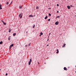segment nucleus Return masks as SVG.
Segmentation results:
<instances>
[{
    "instance_id": "4c0bfd02",
    "label": "nucleus",
    "mask_w": 76,
    "mask_h": 76,
    "mask_svg": "<svg viewBox=\"0 0 76 76\" xmlns=\"http://www.w3.org/2000/svg\"><path fill=\"white\" fill-rule=\"evenodd\" d=\"M48 45H47V46H48Z\"/></svg>"
},
{
    "instance_id": "2eb2a0df",
    "label": "nucleus",
    "mask_w": 76,
    "mask_h": 76,
    "mask_svg": "<svg viewBox=\"0 0 76 76\" xmlns=\"http://www.w3.org/2000/svg\"><path fill=\"white\" fill-rule=\"evenodd\" d=\"M35 26V25H34L33 26V28H34Z\"/></svg>"
},
{
    "instance_id": "f03ea898",
    "label": "nucleus",
    "mask_w": 76,
    "mask_h": 76,
    "mask_svg": "<svg viewBox=\"0 0 76 76\" xmlns=\"http://www.w3.org/2000/svg\"><path fill=\"white\" fill-rule=\"evenodd\" d=\"M31 61H32V58H31L30 59V61L28 62V65H30L31 63Z\"/></svg>"
},
{
    "instance_id": "e433bc0d",
    "label": "nucleus",
    "mask_w": 76,
    "mask_h": 76,
    "mask_svg": "<svg viewBox=\"0 0 76 76\" xmlns=\"http://www.w3.org/2000/svg\"><path fill=\"white\" fill-rule=\"evenodd\" d=\"M51 9V8H48V9Z\"/></svg>"
},
{
    "instance_id": "ea45409f",
    "label": "nucleus",
    "mask_w": 76,
    "mask_h": 76,
    "mask_svg": "<svg viewBox=\"0 0 76 76\" xmlns=\"http://www.w3.org/2000/svg\"><path fill=\"white\" fill-rule=\"evenodd\" d=\"M70 6H71V7H72V5H71Z\"/></svg>"
},
{
    "instance_id": "7c9ffc66",
    "label": "nucleus",
    "mask_w": 76,
    "mask_h": 76,
    "mask_svg": "<svg viewBox=\"0 0 76 76\" xmlns=\"http://www.w3.org/2000/svg\"><path fill=\"white\" fill-rule=\"evenodd\" d=\"M7 73H6V76H7Z\"/></svg>"
},
{
    "instance_id": "20e7f679",
    "label": "nucleus",
    "mask_w": 76,
    "mask_h": 76,
    "mask_svg": "<svg viewBox=\"0 0 76 76\" xmlns=\"http://www.w3.org/2000/svg\"><path fill=\"white\" fill-rule=\"evenodd\" d=\"M29 18H31V17H34V16H33L32 15H30L29 16Z\"/></svg>"
},
{
    "instance_id": "9b49d317",
    "label": "nucleus",
    "mask_w": 76,
    "mask_h": 76,
    "mask_svg": "<svg viewBox=\"0 0 76 76\" xmlns=\"http://www.w3.org/2000/svg\"><path fill=\"white\" fill-rule=\"evenodd\" d=\"M2 43H3V42L2 41H1L0 42V44H2Z\"/></svg>"
},
{
    "instance_id": "c85d7f7f",
    "label": "nucleus",
    "mask_w": 76,
    "mask_h": 76,
    "mask_svg": "<svg viewBox=\"0 0 76 76\" xmlns=\"http://www.w3.org/2000/svg\"><path fill=\"white\" fill-rule=\"evenodd\" d=\"M9 32H11V31L10 30H9Z\"/></svg>"
},
{
    "instance_id": "72a5a7b5",
    "label": "nucleus",
    "mask_w": 76,
    "mask_h": 76,
    "mask_svg": "<svg viewBox=\"0 0 76 76\" xmlns=\"http://www.w3.org/2000/svg\"><path fill=\"white\" fill-rule=\"evenodd\" d=\"M75 67H76V65H75ZM75 73H76V71H75Z\"/></svg>"
},
{
    "instance_id": "c756f323",
    "label": "nucleus",
    "mask_w": 76,
    "mask_h": 76,
    "mask_svg": "<svg viewBox=\"0 0 76 76\" xmlns=\"http://www.w3.org/2000/svg\"><path fill=\"white\" fill-rule=\"evenodd\" d=\"M49 35H51V33H50L49 34Z\"/></svg>"
},
{
    "instance_id": "6ab92c4d",
    "label": "nucleus",
    "mask_w": 76,
    "mask_h": 76,
    "mask_svg": "<svg viewBox=\"0 0 76 76\" xmlns=\"http://www.w3.org/2000/svg\"><path fill=\"white\" fill-rule=\"evenodd\" d=\"M14 45L13 44H12V45H10V46H11L12 47Z\"/></svg>"
},
{
    "instance_id": "a19ab883",
    "label": "nucleus",
    "mask_w": 76,
    "mask_h": 76,
    "mask_svg": "<svg viewBox=\"0 0 76 76\" xmlns=\"http://www.w3.org/2000/svg\"><path fill=\"white\" fill-rule=\"evenodd\" d=\"M0 71H1V69H0Z\"/></svg>"
},
{
    "instance_id": "ddd939ff",
    "label": "nucleus",
    "mask_w": 76,
    "mask_h": 76,
    "mask_svg": "<svg viewBox=\"0 0 76 76\" xmlns=\"http://www.w3.org/2000/svg\"><path fill=\"white\" fill-rule=\"evenodd\" d=\"M40 35H43V33L42 32H41L40 33Z\"/></svg>"
},
{
    "instance_id": "b1692460",
    "label": "nucleus",
    "mask_w": 76,
    "mask_h": 76,
    "mask_svg": "<svg viewBox=\"0 0 76 76\" xmlns=\"http://www.w3.org/2000/svg\"><path fill=\"white\" fill-rule=\"evenodd\" d=\"M48 21H50V19H49L48 20Z\"/></svg>"
},
{
    "instance_id": "79ce46f5",
    "label": "nucleus",
    "mask_w": 76,
    "mask_h": 76,
    "mask_svg": "<svg viewBox=\"0 0 76 76\" xmlns=\"http://www.w3.org/2000/svg\"><path fill=\"white\" fill-rule=\"evenodd\" d=\"M75 17H76V15H75Z\"/></svg>"
},
{
    "instance_id": "39448f33",
    "label": "nucleus",
    "mask_w": 76,
    "mask_h": 76,
    "mask_svg": "<svg viewBox=\"0 0 76 76\" xmlns=\"http://www.w3.org/2000/svg\"><path fill=\"white\" fill-rule=\"evenodd\" d=\"M0 9H1V10L2 9V8H1V4L0 5Z\"/></svg>"
},
{
    "instance_id": "c9c22d12",
    "label": "nucleus",
    "mask_w": 76,
    "mask_h": 76,
    "mask_svg": "<svg viewBox=\"0 0 76 76\" xmlns=\"http://www.w3.org/2000/svg\"><path fill=\"white\" fill-rule=\"evenodd\" d=\"M31 43H30V44H29L28 46H29V45H30V44Z\"/></svg>"
},
{
    "instance_id": "1a4fd4ad",
    "label": "nucleus",
    "mask_w": 76,
    "mask_h": 76,
    "mask_svg": "<svg viewBox=\"0 0 76 76\" xmlns=\"http://www.w3.org/2000/svg\"><path fill=\"white\" fill-rule=\"evenodd\" d=\"M66 45V44H64V45L62 46V47H64Z\"/></svg>"
},
{
    "instance_id": "aec40b11",
    "label": "nucleus",
    "mask_w": 76,
    "mask_h": 76,
    "mask_svg": "<svg viewBox=\"0 0 76 76\" xmlns=\"http://www.w3.org/2000/svg\"><path fill=\"white\" fill-rule=\"evenodd\" d=\"M4 23V25H6V23H5V22H4V23Z\"/></svg>"
},
{
    "instance_id": "a878e982",
    "label": "nucleus",
    "mask_w": 76,
    "mask_h": 76,
    "mask_svg": "<svg viewBox=\"0 0 76 76\" xmlns=\"http://www.w3.org/2000/svg\"><path fill=\"white\" fill-rule=\"evenodd\" d=\"M2 22H3V23H4V22L3 20H2Z\"/></svg>"
},
{
    "instance_id": "0eeeda50",
    "label": "nucleus",
    "mask_w": 76,
    "mask_h": 76,
    "mask_svg": "<svg viewBox=\"0 0 76 76\" xmlns=\"http://www.w3.org/2000/svg\"><path fill=\"white\" fill-rule=\"evenodd\" d=\"M67 7L69 9L70 8V6H67Z\"/></svg>"
},
{
    "instance_id": "f704fd0d",
    "label": "nucleus",
    "mask_w": 76,
    "mask_h": 76,
    "mask_svg": "<svg viewBox=\"0 0 76 76\" xmlns=\"http://www.w3.org/2000/svg\"><path fill=\"white\" fill-rule=\"evenodd\" d=\"M57 13H58V12H58V11H57Z\"/></svg>"
},
{
    "instance_id": "f3484780",
    "label": "nucleus",
    "mask_w": 76,
    "mask_h": 76,
    "mask_svg": "<svg viewBox=\"0 0 76 76\" xmlns=\"http://www.w3.org/2000/svg\"><path fill=\"white\" fill-rule=\"evenodd\" d=\"M12 46H10V49H11V48H12Z\"/></svg>"
},
{
    "instance_id": "9d476101",
    "label": "nucleus",
    "mask_w": 76,
    "mask_h": 76,
    "mask_svg": "<svg viewBox=\"0 0 76 76\" xmlns=\"http://www.w3.org/2000/svg\"><path fill=\"white\" fill-rule=\"evenodd\" d=\"M64 70H67V68H66V67H64Z\"/></svg>"
},
{
    "instance_id": "5701e85b",
    "label": "nucleus",
    "mask_w": 76,
    "mask_h": 76,
    "mask_svg": "<svg viewBox=\"0 0 76 76\" xmlns=\"http://www.w3.org/2000/svg\"><path fill=\"white\" fill-rule=\"evenodd\" d=\"M57 18H60V16H58L57 17Z\"/></svg>"
},
{
    "instance_id": "2f4dec72",
    "label": "nucleus",
    "mask_w": 76,
    "mask_h": 76,
    "mask_svg": "<svg viewBox=\"0 0 76 76\" xmlns=\"http://www.w3.org/2000/svg\"><path fill=\"white\" fill-rule=\"evenodd\" d=\"M41 34H40V35H39V37H41Z\"/></svg>"
},
{
    "instance_id": "473e14b6",
    "label": "nucleus",
    "mask_w": 76,
    "mask_h": 76,
    "mask_svg": "<svg viewBox=\"0 0 76 76\" xmlns=\"http://www.w3.org/2000/svg\"><path fill=\"white\" fill-rule=\"evenodd\" d=\"M25 47H27V45H25Z\"/></svg>"
},
{
    "instance_id": "412c9836",
    "label": "nucleus",
    "mask_w": 76,
    "mask_h": 76,
    "mask_svg": "<svg viewBox=\"0 0 76 76\" xmlns=\"http://www.w3.org/2000/svg\"><path fill=\"white\" fill-rule=\"evenodd\" d=\"M38 7H36V9H38Z\"/></svg>"
},
{
    "instance_id": "bb28decb",
    "label": "nucleus",
    "mask_w": 76,
    "mask_h": 76,
    "mask_svg": "<svg viewBox=\"0 0 76 76\" xmlns=\"http://www.w3.org/2000/svg\"><path fill=\"white\" fill-rule=\"evenodd\" d=\"M48 40L47 41H48L49 40V38H48V39H47Z\"/></svg>"
},
{
    "instance_id": "393cba45",
    "label": "nucleus",
    "mask_w": 76,
    "mask_h": 76,
    "mask_svg": "<svg viewBox=\"0 0 76 76\" xmlns=\"http://www.w3.org/2000/svg\"><path fill=\"white\" fill-rule=\"evenodd\" d=\"M57 6H59V5L58 4H57Z\"/></svg>"
},
{
    "instance_id": "37998d69",
    "label": "nucleus",
    "mask_w": 76,
    "mask_h": 76,
    "mask_svg": "<svg viewBox=\"0 0 76 76\" xmlns=\"http://www.w3.org/2000/svg\"><path fill=\"white\" fill-rule=\"evenodd\" d=\"M69 67H68V68H69Z\"/></svg>"
},
{
    "instance_id": "4468645a",
    "label": "nucleus",
    "mask_w": 76,
    "mask_h": 76,
    "mask_svg": "<svg viewBox=\"0 0 76 76\" xmlns=\"http://www.w3.org/2000/svg\"><path fill=\"white\" fill-rule=\"evenodd\" d=\"M8 40H9V41H10V37H9L8 38Z\"/></svg>"
},
{
    "instance_id": "cd10ccee",
    "label": "nucleus",
    "mask_w": 76,
    "mask_h": 76,
    "mask_svg": "<svg viewBox=\"0 0 76 76\" xmlns=\"http://www.w3.org/2000/svg\"><path fill=\"white\" fill-rule=\"evenodd\" d=\"M12 2L10 4H10H12Z\"/></svg>"
},
{
    "instance_id": "a211bd4d",
    "label": "nucleus",
    "mask_w": 76,
    "mask_h": 76,
    "mask_svg": "<svg viewBox=\"0 0 76 76\" xmlns=\"http://www.w3.org/2000/svg\"><path fill=\"white\" fill-rule=\"evenodd\" d=\"M6 4L7 5L9 4V2L7 1V2H6Z\"/></svg>"
},
{
    "instance_id": "f257e3e1",
    "label": "nucleus",
    "mask_w": 76,
    "mask_h": 76,
    "mask_svg": "<svg viewBox=\"0 0 76 76\" xmlns=\"http://www.w3.org/2000/svg\"><path fill=\"white\" fill-rule=\"evenodd\" d=\"M23 15V14L22 13H20L19 15V17H20V19H22V15Z\"/></svg>"
},
{
    "instance_id": "423d86ee",
    "label": "nucleus",
    "mask_w": 76,
    "mask_h": 76,
    "mask_svg": "<svg viewBox=\"0 0 76 76\" xmlns=\"http://www.w3.org/2000/svg\"><path fill=\"white\" fill-rule=\"evenodd\" d=\"M48 18V16H46V17L45 18V19H47Z\"/></svg>"
},
{
    "instance_id": "f8f14e48",
    "label": "nucleus",
    "mask_w": 76,
    "mask_h": 76,
    "mask_svg": "<svg viewBox=\"0 0 76 76\" xmlns=\"http://www.w3.org/2000/svg\"><path fill=\"white\" fill-rule=\"evenodd\" d=\"M22 6H20L19 7L20 9H22Z\"/></svg>"
},
{
    "instance_id": "58836bf2",
    "label": "nucleus",
    "mask_w": 76,
    "mask_h": 76,
    "mask_svg": "<svg viewBox=\"0 0 76 76\" xmlns=\"http://www.w3.org/2000/svg\"><path fill=\"white\" fill-rule=\"evenodd\" d=\"M48 38H49V36L48 37Z\"/></svg>"
},
{
    "instance_id": "7ed1b4c3",
    "label": "nucleus",
    "mask_w": 76,
    "mask_h": 76,
    "mask_svg": "<svg viewBox=\"0 0 76 76\" xmlns=\"http://www.w3.org/2000/svg\"><path fill=\"white\" fill-rule=\"evenodd\" d=\"M58 24V22L57 21L55 23V25H57Z\"/></svg>"
},
{
    "instance_id": "dca6fc26",
    "label": "nucleus",
    "mask_w": 76,
    "mask_h": 76,
    "mask_svg": "<svg viewBox=\"0 0 76 76\" xmlns=\"http://www.w3.org/2000/svg\"><path fill=\"white\" fill-rule=\"evenodd\" d=\"M13 36H15V35H16V33H14L13 34Z\"/></svg>"
},
{
    "instance_id": "4be33fe9",
    "label": "nucleus",
    "mask_w": 76,
    "mask_h": 76,
    "mask_svg": "<svg viewBox=\"0 0 76 76\" xmlns=\"http://www.w3.org/2000/svg\"><path fill=\"white\" fill-rule=\"evenodd\" d=\"M49 16H51V14H49Z\"/></svg>"
},
{
    "instance_id": "6e6552de",
    "label": "nucleus",
    "mask_w": 76,
    "mask_h": 76,
    "mask_svg": "<svg viewBox=\"0 0 76 76\" xmlns=\"http://www.w3.org/2000/svg\"><path fill=\"white\" fill-rule=\"evenodd\" d=\"M56 51H57V52H56V53H57V54L58 53V49H57Z\"/></svg>"
}]
</instances>
